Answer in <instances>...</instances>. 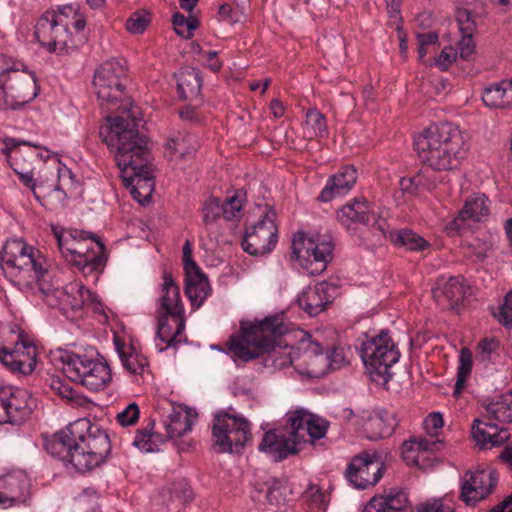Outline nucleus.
Instances as JSON below:
<instances>
[{
	"instance_id": "1",
	"label": "nucleus",
	"mask_w": 512,
	"mask_h": 512,
	"mask_svg": "<svg viewBox=\"0 0 512 512\" xmlns=\"http://www.w3.org/2000/svg\"><path fill=\"white\" fill-rule=\"evenodd\" d=\"M136 112L131 117L107 115L100 126L102 142L114 152L116 164L121 173L140 170L151 166L152 155L148 138L137 129Z\"/></svg>"
},
{
	"instance_id": "2",
	"label": "nucleus",
	"mask_w": 512,
	"mask_h": 512,
	"mask_svg": "<svg viewBox=\"0 0 512 512\" xmlns=\"http://www.w3.org/2000/svg\"><path fill=\"white\" fill-rule=\"evenodd\" d=\"M414 148L421 162L437 172L457 169L466 154L463 133L451 122L424 129L415 139Z\"/></svg>"
},
{
	"instance_id": "3",
	"label": "nucleus",
	"mask_w": 512,
	"mask_h": 512,
	"mask_svg": "<svg viewBox=\"0 0 512 512\" xmlns=\"http://www.w3.org/2000/svg\"><path fill=\"white\" fill-rule=\"evenodd\" d=\"M40 251L22 239L7 240L0 253L4 275L19 289H32L33 283L43 280L47 270Z\"/></svg>"
},
{
	"instance_id": "4",
	"label": "nucleus",
	"mask_w": 512,
	"mask_h": 512,
	"mask_svg": "<svg viewBox=\"0 0 512 512\" xmlns=\"http://www.w3.org/2000/svg\"><path fill=\"white\" fill-rule=\"evenodd\" d=\"M283 315H270L264 320L248 326H241L240 339L231 337L227 343L232 356L242 362H248L264 355L272 347L273 336L284 335L287 332Z\"/></svg>"
},
{
	"instance_id": "5",
	"label": "nucleus",
	"mask_w": 512,
	"mask_h": 512,
	"mask_svg": "<svg viewBox=\"0 0 512 512\" xmlns=\"http://www.w3.org/2000/svg\"><path fill=\"white\" fill-rule=\"evenodd\" d=\"M126 69L117 60L104 62L95 72L93 86L100 106L115 115L131 117L132 100L126 91Z\"/></svg>"
},
{
	"instance_id": "6",
	"label": "nucleus",
	"mask_w": 512,
	"mask_h": 512,
	"mask_svg": "<svg viewBox=\"0 0 512 512\" xmlns=\"http://www.w3.org/2000/svg\"><path fill=\"white\" fill-rule=\"evenodd\" d=\"M360 355L373 381L386 384L392 374L390 368L399 360L400 353L387 331L362 342Z\"/></svg>"
},
{
	"instance_id": "7",
	"label": "nucleus",
	"mask_w": 512,
	"mask_h": 512,
	"mask_svg": "<svg viewBox=\"0 0 512 512\" xmlns=\"http://www.w3.org/2000/svg\"><path fill=\"white\" fill-rule=\"evenodd\" d=\"M251 440V424L245 417L224 410L214 415L212 441L218 452L240 453Z\"/></svg>"
},
{
	"instance_id": "8",
	"label": "nucleus",
	"mask_w": 512,
	"mask_h": 512,
	"mask_svg": "<svg viewBox=\"0 0 512 512\" xmlns=\"http://www.w3.org/2000/svg\"><path fill=\"white\" fill-rule=\"evenodd\" d=\"M333 250L332 240L320 234L307 237L304 232H298L292 240V257L312 276L326 270L332 260Z\"/></svg>"
},
{
	"instance_id": "9",
	"label": "nucleus",
	"mask_w": 512,
	"mask_h": 512,
	"mask_svg": "<svg viewBox=\"0 0 512 512\" xmlns=\"http://www.w3.org/2000/svg\"><path fill=\"white\" fill-rule=\"evenodd\" d=\"M61 360L65 376L91 391L103 390L112 379L110 367L105 362L73 353H65Z\"/></svg>"
},
{
	"instance_id": "10",
	"label": "nucleus",
	"mask_w": 512,
	"mask_h": 512,
	"mask_svg": "<svg viewBox=\"0 0 512 512\" xmlns=\"http://www.w3.org/2000/svg\"><path fill=\"white\" fill-rule=\"evenodd\" d=\"M76 426L87 429L86 435H78V448L75 454V469L87 472L102 464L111 451L107 433L87 420H79Z\"/></svg>"
},
{
	"instance_id": "11",
	"label": "nucleus",
	"mask_w": 512,
	"mask_h": 512,
	"mask_svg": "<svg viewBox=\"0 0 512 512\" xmlns=\"http://www.w3.org/2000/svg\"><path fill=\"white\" fill-rule=\"evenodd\" d=\"M43 301L51 308H58L67 318H74L81 311L86 301L91 299V292L78 282L67 284L63 288L48 283L46 276L36 283Z\"/></svg>"
},
{
	"instance_id": "12",
	"label": "nucleus",
	"mask_w": 512,
	"mask_h": 512,
	"mask_svg": "<svg viewBox=\"0 0 512 512\" xmlns=\"http://www.w3.org/2000/svg\"><path fill=\"white\" fill-rule=\"evenodd\" d=\"M276 212L270 207L266 208L261 219L246 228L242 240V248L253 256L270 253L278 241V227L276 225Z\"/></svg>"
},
{
	"instance_id": "13",
	"label": "nucleus",
	"mask_w": 512,
	"mask_h": 512,
	"mask_svg": "<svg viewBox=\"0 0 512 512\" xmlns=\"http://www.w3.org/2000/svg\"><path fill=\"white\" fill-rule=\"evenodd\" d=\"M69 23L61 17H57L55 11H46L37 21L35 26V38L47 48L49 52L59 50L60 52L77 47L68 31Z\"/></svg>"
},
{
	"instance_id": "14",
	"label": "nucleus",
	"mask_w": 512,
	"mask_h": 512,
	"mask_svg": "<svg viewBox=\"0 0 512 512\" xmlns=\"http://www.w3.org/2000/svg\"><path fill=\"white\" fill-rule=\"evenodd\" d=\"M0 88V109L15 108L14 103L25 104L37 96L35 79L25 72L5 69Z\"/></svg>"
},
{
	"instance_id": "15",
	"label": "nucleus",
	"mask_w": 512,
	"mask_h": 512,
	"mask_svg": "<svg viewBox=\"0 0 512 512\" xmlns=\"http://www.w3.org/2000/svg\"><path fill=\"white\" fill-rule=\"evenodd\" d=\"M328 426L329 423L326 420L304 408H298L286 414V429L300 446L314 443L325 437Z\"/></svg>"
},
{
	"instance_id": "16",
	"label": "nucleus",
	"mask_w": 512,
	"mask_h": 512,
	"mask_svg": "<svg viewBox=\"0 0 512 512\" xmlns=\"http://www.w3.org/2000/svg\"><path fill=\"white\" fill-rule=\"evenodd\" d=\"M498 482L492 469H468L461 476L459 499L467 506H475L494 491Z\"/></svg>"
},
{
	"instance_id": "17",
	"label": "nucleus",
	"mask_w": 512,
	"mask_h": 512,
	"mask_svg": "<svg viewBox=\"0 0 512 512\" xmlns=\"http://www.w3.org/2000/svg\"><path fill=\"white\" fill-rule=\"evenodd\" d=\"M337 220L347 229H356L359 224L371 226L373 232L386 237L389 224L379 217L365 199H354L337 211Z\"/></svg>"
},
{
	"instance_id": "18",
	"label": "nucleus",
	"mask_w": 512,
	"mask_h": 512,
	"mask_svg": "<svg viewBox=\"0 0 512 512\" xmlns=\"http://www.w3.org/2000/svg\"><path fill=\"white\" fill-rule=\"evenodd\" d=\"M384 470V464L376 452H362L352 458L345 476L355 488L364 490L374 486L383 476Z\"/></svg>"
},
{
	"instance_id": "19",
	"label": "nucleus",
	"mask_w": 512,
	"mask_h": 512,
	"mask_svg": "<svg viewBox=\"0 0 512 512\" xmlns=\"http://www.w3.org/2000/svg\"><path fill=\"white\" fill-rule=\"evenodd\" d=\"M183 267L185 271V294L192 306L200 307L210 294L207 276L192 259V248L187 240L183 246Z\"/></svg>"
},
{
	"instance_id": "20",
	"label": "nucleus",
	"mask_w": 512,
	"mask_h": 512,
	"mask_svg": "<svg viewBox=\"0 0 512 512\" xmlns=\"http://www.w3.org/2000/svg\"><path fill=\"white\" fill-rule=\"evenodd\" d=\"M338 290L336 284L322 281L303 290L298 296L297 303L308 315L316 316L334 301Z\"/></svg>"
},
{
	"instance_id": "21",
	"label": "nucleus",
	"mask_w": 512,
	"mask_h": 512,
	"mask_svg": "<svg viewBox=\"0 0 512 512\" xmlns=\"http://www.w3.org/2000/svg\"><path fill=\"white\" fill-rule=\"evenodd\" d=\"M469 289L464 277L439 279L432 288V295L442 309L453 310L463 304Z\"/></svg>"
},
{
	"instance_id": "22",
	"label": "nucleus",
	"mask_w": 512,
	"mask_h": 512,
	"mask_svg": "<svg viewBox=\"0 0 512 512\" xmlns=\"http://www.w3.org/2000/svg\"><path fill=\"white\" fill-rule=\"evenodd\" d=\"M285 433H278L276 430H269L264 435L258 449L273 457L275 461H282L290 455L297 454L301 447L295 437L290 435L286 427Z\"/></svg>"
},
{
	"instance_id": "23",
	"label": "nucleus",
	"mask_w": 512,
	"mask_h": 512,
	"mask_svg": "<svg viewBox=\"0 0 512 512\" xmlns=\"http://www.w3.org/2000/svg\"><path fill=\"white\" fill-rule=\"evenodd\" d=\"M120 177L123 185L130 190V194L136 201L142 205L150 203L156 185V176L150 166L143 168V171L121 173Z\"/></svg>"
},
{
	"instance_id": "24",
	"label": "nucleus",
	"mask_w": 512,
	"mask_h": 512,
	"mask_svg": "<svg viewBox=\"0 0 512 512\" xmlns=\"http://www.w3.org/2000/svg\"><path fill=\"white\" fill-rule=\"evenodd\" d=\"M76 423L56 432L45 440V449L52 456L69 462L75 468V454L78 448V436L75 435Z\"/></svg>"
},
{
	"instance_id": "25",
	"label": "nucleus",
	"mask_w": 512,
	"mask_h": 512,
	"mask_svg": "<svg viewBox=\"0 0 512 512\" xmlns=\"http://www.w3.org/2000/svg\"><path fill=\"white\" fill-rule=\"evenodd\" d=\"M409 508L407 493L400 488H390L373 496L362 512H408Z\"/></svg>"
},
{
	"instance_id": "26",
	"label": "nucleus",
	"mask_w": 512,
	"mask_h": 512,
	"mask_svg": "<svg viewBox=\"0 0 512 512\" xmlns=\"http://www.w3.org/2000/svg\"><path fill=\"white\" fill-rule=\"evenodd\" d=\"M399 421L394 412L386 409L373 411L363 423V434L369 440L376 441L390 437Z\"/></svg>"
},
{
	"instance_id": "27",
	"label": "nucleus",
	"mask_w": 512,
	"mask_h": 512,
	"mask_svg": "<svg viewBox=\"0 0 512 512\" xmlns=\"http://www.w3.org/2000/svg\"><path fill=\"white\" fill-rule=\"evenodd\" d=\"M79 235L81 237H84V235L86 237H91V240L95 242L98 250L94 252L90 250V248H87L85 253L80 256L79 259L75 260V264L86 277L90 276L97 280L99 274L103 271L107 262L104 243L98 236L88 231H81Z\"/></svg>"
},
{
	"instance_id": "28",
	"label": "nucleus",
	"mask_w": 512,
	"mask_h": 512,
	"mask_svg": "<svg viewBox=\"0 0 512 512\" xmlns=\"http://www.w3.org/2000/svg\"><path fill=\"white\" fill-rule=\"evenodd\" d=\"M471 434L481 449H491L503 445L509 438L508 431L500 428L496 423L474 419Z\"/></svg>"
},
{
	"instance_id": "29",
	"label": "nucleus",
	"mask_w": 512,
	"mask_h": 512,
	"mask_svg": "<svg viewBox=\"0 0 512 512\" xmlns=\"http://www.w3.org/2000/svg\"><path fill=\"white\" fill-rule=\"evenodd\" d=\"M356 181L357 170L350 165L343 166L337 173L329 177L318 199L328 202L337 196H343L352 189Z\"/></svg>"
},
{
	"instance_id": "30",
	"label": "nucleus",
	"mask_w": 512,
	"mask_h": 512,
	"mask_svg": "<svg viewBox=\"0 0 512 512\" xmlns=\"http://www.w3.org/2000/svg\"><path fill=\"white\" fill-rule=\"evenodd\" d=\"M489 204L490 201L484 194L476 193L469 196L458 216L449 224L447 229L459 231L463 227L462 223L466 220L481 221L490 213Z\"/></svg>"
},
{
	"instance_id": "31",
	"label": "nucleus",
	"mask_w": 512,
	"mask_h": 512,
	"mask_svg": "<svg viewBox=\"0 0 512 512\" xmlns=\"http://www.w3.org/2000/svg\"><path fill=\"white\" fill-rule=\"evenodd\" d=\"M169 404L171 406V412L168 414V422L165 424V428L167 437L174 439L190 431L198 415L195 410L186 406H174L170 402Z\"/></svg>"
},
{
	"instance_id": "32",
	"label": "nucleus",
	"mask_w": 512,
	"mask_h": 512,
	"mask_svg": "<svg viewBox=\"0 0 512 512\" xmlns=\"http://www.w3.org/2000/svg\"><path fill=\"white\" fill-rule=\"evenodd\" d=\"M176 79L177 92L182 100H194L201 92L202 77L196 68H182L174 73Z\"/></svg>"
},
{
	"instance_id": "33",
	"label": "nucleus",
	"mask_w": 512,
	"mask_h": 512,
	"mask_svg": "<svg viewBox=\"0 0 512 512\" xmlns=\"http://www.w3.org/2000/svg\"><path fill=\"white\" fill-rule=\"evenodd\" d=\"M12 424H21L31 414V396L25 389H10L6 395Z\"/></svg>"
},
{
	"instance_id": "34",
	"label": "nucleus",
	"mask_w": 512,
	"mask_h": 512,
	"mask_svg": "<svg viewBox=\"0 0 512 512\" xmlns=\"http://www.w3.org/2000/svg\"><path fill=\"white\" fill-rule=\"evenodd\" d=\"M162 311L184 313L178 282L166 269L162 273Z\"/></svg>"
},
{
	"instance_id": "35",
	"label": "nucleus",
	"mask_w": 512,
	"mask_h": 512,
	"mask_svg": "<svg viewBox=\"0 0 512 512\" xmlns=\"http://www.w3.org/2000/svg\"><path fill=\"white\" fill-rule=\"evenodd\" d=\"M184 329V313H162V342L166 343L167 347L174 346L182 341Z\"/></svg>"
},
{
	"instance_id": "36",
	"label": "nucleus",
	"mask_w": 512,
	"mask_h": 512,
	"mask_svg": "<svg viewBox=\"0 0 512 512\" xmlns=\"http://www.w3.org/2000/svg\"><path fill=\"white\" fill-rule=\"evenodd\" d=\"M385 238H388L394 246L405 248L407 251L419 252L430 247L427 240L410 229L389 231L388 228Z\"/></svg>"
},
{
	"instance_id": "37",
	"label": "nucleus",
	"mask_w": 512,
	"mask_h": 512,
	"mask_svg": "<svg viewBox=\"0 0 512 512\" xmlns=\"http://www.w3.org/2000/svg\"><path fill=\"white\" fill-rule=\"evenodd\" d=\"M11 363L19 373L28 375L33 372L36 366V347L29 342L21 341L16 343L14 354H11Z\"/></svg>"
},
{
	"instance_id": "38",
	"label": "nucleus",
	"mask_w": 512,
	"mask_h": 512,
	"mask_svg": "<svg viewBox=\"0 0 512 512\" xmlns=\"http://www.w3.org/2000/svg\"><path fill=\"white\" fill-rule=\"evenodd\" d=\"M156 420L150 418L147 424L136 431L133 445L144 453H156L160 450V434L155 430Z\"/></svg>"
},
{
	"instance_id": "39",
	"label": "nucleus",
	"mask_w": 512,
	"mask_h": 512,
	"mask_svg": "<svg viewBox=\"0 0 512 512\" xmlns=\"http://www.w3.org/2000/svg\"><path fill=\"white\" fill-rule=\"evenodd\" d=\"M485 408L489 420L493 419L500 423H512V391L489 402Z\"/></svg>"
},
{
	"instance_id": "40",
	"label": "nucleus",
	"mask_w": 512,
	"mask_h": 512,
	"mask_svg": "<svg viewBox=\"0 0 512 512\" xmlns=\"http://www.w3.org/2000/svg\"><path fill=\"white\" fill-rule=\"evenodd\" d=\"M282 335L273 336V344L270 349L264 352L263 362L265 367L273 369H283L292 364V358L289 353L282 350L281 347L276 348V340Z\"/></svg>"
},
{
	"instance_id": "41",
	"label": "nucleus",
	"mask_w": 512,
	"mask_h": 512,
	"mask_svg": "<svg viewBox=\"0 0 512 512\" xmlns=\"http://www.w3.org/2000/svg\"><path fill=\"white\" fill-rule=\"evenodd\" d=\"M21 483L22 481L14 476L0 477V488L5 490L0 491V504L9 502L12 505L20 501L23 497Z\"/></svg>"
},
{
	"instance_id": "42",
	"label": "nucleus",
	"mask_w": 512,
	"mask_h": 512,
	"mask_svg": "<svg viewBox=\"0 0 512 512\" xmlns=\"http://www.w3.org/2000/svg\"><path fill=\"white\" fill-rule=\"evenodd\" d=\"M169 501L174 509L179 510L192 499V491L185 479H178L168 487Z\"/></svg>"
},
{
	"instance_id": "43",
	"label": "nucleus",
	"mask_w": 512,
	"mask_h": 512,
	"mask_svg": "<svg viewBox=\"0 0 512 512\" xmlns=\"http://www.w3.org/2000/svg\"><path fill=\"white\" fill-rule=\"evenodd\" d=\"M172 24L177 35L185 39H191L194 36V31L199 27L200 22L194 15L185 17L183 14L175 12L172 16Z\"/></svg>"
},
{
	"instance_id": "44",
	"label": "nucleus",
	"mask_w": 512,
	"mask_h": 512,
	"mask_svg": "<svg viewBox=\"0 0 512 512\" xmlns=\"http://www.w3.org/2000/svg\"><path fill=\"white\" fill-rule=\"evenodd\" d=\"M472 364L473 361L471 351L468 348H462L459 355V366L454 389L455 395H458L462 392L465 383L471 374Z\"/></svg>"
},
{
	"instance_id": "45",
	"label": "nucleus",
	"mask_w": 512,
	"mask_h": 512,
	"mask_svg": "<svg viewBox=\"0 0 512 512\" xmlns=\"http://www.w3.org/2000/svg\"><path fill=\"white\" fill-rule=\"evenodd\" d=\"M81 231H75V234H71L70 237H63L60 234H56L58 248L61 253L66 256L67 253L76 256L78 259L85 253V250L79 243V240L90 239L91 237H81Z\"/></svg>"
},
{
	"instance_id": "46",
	"label": "nucleus",
	"mask_w": 512,
	"mask_h": 512,
	"mask_svg": "<svg viewBox=\"0 0 512 512\" xmlns=\"http://www.w3.org/2000/svg\"><path fill=\"white\" fill-rule=\"evenodd\" d=\"M441 442L429 440L426 438H411L405 441L402 445V453L406 459H409L410 452H425V451H436L439 449Z\"/></svg>"
},
{
	"instance_id": "47",
	"label": "nucleus",
	"mask_w": 512,
	"mask_h": 512,
	"mask_svg": "<svg viewBox=\"0 0 512 512\" xmlns=\"http://www.w3.org/2000/svg\"><path fill=\"white\" fill-rule=\"evenodd\" d=\"M503 91L502 81L486 87L482 93L483 103L490 108L504 109Z\"/></svg>"
},
{
	"instance_id": "48",
	"label": "nucleus",
	"mask_w": 512,
	"mask_h": 512,
	"mask_svg": "<svg viewBox=\"0 0 512 512\" xmlns=\"http://www.w3.org/2000/svg\"><path fill=\"white\" fill-rule=\"evenodd\" d=\"M306 125L312 130L314 137H324L327 134L326 118L316 108L307 111Z\"/></svg>"
},
{
	"instance_id": "49",
	"label": "nucleus",
	"mask_w": 512,
	"mask_h": 512,
	"mask_svg": "<svg viewBox=\"0 0 512 512\" xmlns=\"http://www.w3.org/2000/svg\"><path fill=\"white\" fill-rule=\"evenodd\" d=\"M151 22V14L147 10H138L127 19L126 29L132 34L143 33Z\"/></svg>"
},
{
	"instance_id": "50",
	"label": "nucleus",
	"mask_w": 512,
	"mask_h": 512,
	"mask_svg": "<svg viewBox=\"0 0 512 512\" xmlns=\"http://www.w3.org/2000/svg\"><path fill=\"white\" fill-rule=\"evenodd\" d=\"M203 221L206 225L213 224L221 216L223 217L222 202L219 198L210 197L207 199L202 208Z\"/></svg>"
},
{
	"instance_id": "51",
	"label": "nucleus",
	"mask_w": 512,
	"mask_h": 512,
	"mask_svg": "<svg viewBox=\"0 0 512 512\" xmlns=\"http://www.w3.org/2000/svg\"><path fill=\"white\" fill-rule=\"evenodd\" d=\"M186 153L184 138L180 135L169 138L164 145V156L169 161L182 159Z\"/></svg>"
},
{
	"instance_id": "52",
	"label": "nucleus",
	"mask_w": 512,
	"mask_h": 512,
	"mask_svg": "<svg viewBox=\"0 0 512 512\" xmlns=\"http://www.w3.org/2000/svg\"><path fill=\"white\" fill-rule=\"evenodd\" d=\"M245 19V14L239 6L222 4L218 9V20L233 25Z\"/></svg>"
},
{
	"instance_id": "53",
	"label": "nucleus",
	"mask_w": 512,
	"mask_h": 512,
	"mask_svg": "<svg viewBox=\"0 0 512 512\" xmlns=\"http://www.w3.org/2000/svg\"><path fill=\"white\" fill-rule=\"evenodd\" d=\"M304 499L312 508L322 509L327 507V499L325 493L317 485L311 484L303 494Z\"/></svg>"
},
{
	"instance_id": "54",
	"label": "nucleus",
	"mask_w": 512,
	"mask_h": 512,
	"mask_svg": "<svg viewBox=\"0 0 512 512\" xmlns=\"http://www.w3.org/2000/svg\"><path fill=\"white\" fill-rule=\"evenodd\" d=\"M456 20L462 34H473L477 28L475 15L466 8H460L456 13Z\"/></svg>"
},
{
	"instance_id": "55",
	"label": "nucleus",
	"mask_w": 512,
	"mask_h": 512,
	"mask_svg": "<svg viewBox=\"0 0 512 512\" xmlns=\"http://www.w3.org/2000/svg\"><path fill=\"white\" fill-rule=\"evenodd\" d=\"M223 207V218L227 221L238 218L242 210V199L239 198L238 193L227 197L222 203Z\"/></svg>"
},
{
	"instance_id": "56",
	"label": "nucleus",
	"mask_w": 512,
	"mask_h": 512,
	"mask_svg": "<svg viewBox=\"0 0 512 512\" xmlns=\"http://www.w3.org/2000/svg\"><path fill=\"white\" fill-rule=\"evenodd\" d=\"M139 417V407L135 402H133L117 414L116 420L122 427H129L134 426L138 422Z\"/></svg>"
},
{
	"instance_id": "57",
	"label": "nucleus",
	"mask_w": 512,
	"mask_h": 512,
	"mask_svg": "<svg viewBox=\"0 0 512 512\" xmlns=\"http://www.w3.org/2000/svg\"><path fill=\"white\" fill-rule=\"evenodd\" d=\"M495 318L504 326L512 328V291L504 299V303L499 307L498 312L494 313Z\"/></svg>"
},
{
	"instance_id": "58",
	"label": "nucleus",
	"mask_w": 512,
	"mask_h": 512,
	"mask_svg": "<svg viewBox=\"0 0 512 512\" xmlns=\"http://www.w3.org/2000/svg\"><path fill=\"white\" fill-rule=\"evenodd\" d=\"M499 343L494 339L485 338L478 345L477 359L482 362H489L492 359V354L498 348Z\"/></svg>"
},
{
	"instance_id": "59",
	"label": "nucleus",
	"mask_w": 512,
	"mask_h": 512,
	"mask_svg": "<svg viewBox=\"0 0 512 512\" xmlns=\"http://www.w3.org/2000/svg\"><path fill=\"white\" fill-rule=\"evenodd\" d=\"M469 255L474 258V261H483L487 257V252L490 249V244L480 239H474L468 244Z\"/></svg>"
},
{
	"instance_id": "60",
	"label": "nucleus",
	"mask_w": 512,
	"mask_h": 512,
	"mask_svg": "<svg viewBox=\"0 0 512 512\" xmlns=\"http://www.w3.org/2000/svg\"><path fill=\"white\" fill-rule=\"evenodd\" d=\"M459 55L463 60H471L475 54V42L473 34H462L459 43Z\"/></svg>"
},
{
	"instance_id": "61",
	"label": "nucleus",
	"mask_w": 512,
	"mask_h": 512,
	"mask_svg": "<svg viewBox=\"0 0 512 512\" xmlns=\"http://www.w3.org/2000/svg\"><path fill=\"white\" fill-rule=\"evenodd\" d=\"M50 387L56 394H58L62 398H66L68 400L74 399V390L72 386H70L64 380L60 378H52Z\"/></svg>"
},
{
	"instance_id": "62",
	"label": "nucleus",
	"mask_w": 512,
	"mask_h": 512,
	"mask_svg": "<svg viewBox=\"0 0 512 512\" xmlns=\"http://www.w3.org/2000/svg\"><path fill=\"white\" fill-rule=\"evenodd\" d=\"M457 51L451 46H446L441 51L439 57L436 60V65L442 70L446 71L450 65L456 60Z\"/></svg>"
},
{
	"instance_id": "63",
	"label": "nucleus",
	"mask_w": 512,
	"mask_h": 512,
	"mask_svg": "<svg viewBox=\"0 0 512 512\" xmlns=\"http://www.w3.org/2000/svg\"><path fill=\"white\" fill-rule=\"evenodd\" d=\"M329 361V366L332 369H339L341 366L347 364L344 349L340 346L333 347L330 353L326 356Z\"/></svg>"
},
{
	"instance_id": "64",
	"label": "nucleus",
	"mask_w": 512,
	"mask_h": 512,
	"mask_svg": "<svg viewBox=\"0 0 512 512\" xmlns=\"http://www.w3.org/2000/svg\"><path fill=\"white\" fill-rule=\"evenodd\" d=\"M418 512H454V510L445 505L441 500H433L418 506Z\"/></svg>"
}]
</instances>
